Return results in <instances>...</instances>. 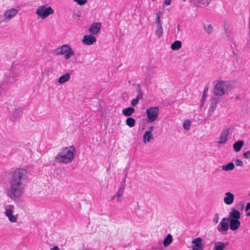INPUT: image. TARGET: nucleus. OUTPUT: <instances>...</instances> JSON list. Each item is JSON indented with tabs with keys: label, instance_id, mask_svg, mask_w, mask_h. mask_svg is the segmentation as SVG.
<instances>
[{
	"label": "nucleus",
	"instance_id": "43",
	"mask_svg": "<svg viewBox=\"0 0 250 250\" xmlns=\"http://www.w3.org/2000/svg\"><path fill=\"white\" fill-rule=\"evenodd\" d=\"M250 209V203H247V205H246V208H245V210H246V211H248V210H249Z\"/></svg>",
	"mask_w": 250,
	"mask_h": 250
},
{
	"label": "nucleus",
	"instance_id": "14",
	"mask_svg": "<svg viewBox=\"0 0 250 250\" xmlns=\"http://www.w3.org/2000/svg\"><path fill=\"white\" fill-rule=\"evenodd\" d=\"M102 24L101 22H97L92 23L89 29V32L94 35L98 34L101 29Z\"/></svg>",
	"mask_w": 250,
	"mask_h": 250
},
{
	"label": "nucleus",
	"instance_id": "33",
	"mask_svg": "<svg viewBox=\"0 0 250 250\" xmlns=\"http://www.w3.org/2000/svg\"><path fill=\"white\" fill-rule=\"evenodd\" d=\"M126 124L130 127H132L135 125V120L132 118H127L125 121Z\"/></svg>",
	"mask_w": 250,
	"mask_h": 250
},
{
	"label": "nucleus",
	"instance_id": "39",
	"mask_svg": "<svg viewBox=\"0 0 250 250\" xmlns=\"http://www.w3.org/2000/svg\"><path fill=\"white\" fill-rule=\"evenodd\" d=\"M244 156L246 158H250V151H247L246 152H245L244 153Z\"/></svg>",
	"mask_w": 250,
	"mask_h": 250
},
{
	"label": "nucleus",
	"instance_id": "21",
	"mask_svg": "<svg viewBox=\"0 0 250 250\" xmlns=\"http://www.w3.org/2000/svg\"><path fill=\"white\" fill-rule=\"evenodd\" d=\"M173 237L171 234H168L163 240V245L165 247H167L172 242Z\"/></svg>",
	"mask_w": 250,
	"mask_h": 250
},
{
	"label": "nucleus",
	"instance_id": "24",
	"mask_svg": "<svg viewBox=\"0 0 250 250\" xmlns=\"http://www.w3.org/2000/svg\"><path fill=\"white\" fill-rule=\"evenodd\" d=\"M135 111V109L132 107L124 108L122 110V113L125 116H131Z\"/></svg>",
	"mask_w": 250,
	"mask_h": 250
},
{
	"label": "nucleus",
	"instance_id": "20",
	"mask_svg": "<svg viewBox=\"0 0 250 250\" xmlns=\"http://www.w3.org/2000/svg\"><path fill=\"white\" fill-rule=\"evenodd\" d=\"M240 212L239 211L236 210L235 209L232 208L231 209L229 217L228 218L229 219H232L239 220L240 218Z\"/></svg>",
	"mask_w": 250,
	"mask_h": 250
},
{
	"label": "nucleus",
	"instance_id": "3",
	"mask_svg": "<svg viewBox=\"0 0 250 250\" xmlns=\"http://www.w3.org/2000/svg\"><path fill=\"white\" fill-rule=\"evenodd\" d=\"M214 93L217 96H223L228 94L231 89L230 83L228 81L217 80L213 82Z\"/></svg>",
	"mask_w": 250,
	"mask_h": 250
},
{
	"label": "nucleus",
	"instance_id": "15",
	"mask_svg": "<svg viewBox=\"0 0 250 250\" xmlns=\"http://www.w3.org/2000/svg\"><path fill=\"white\" fill-rule=\"evenodd\" d=\"M234 200V195L231 192L227 191L225 193L223 197V201L227 205H231Z\"/></svg>",
	"mask_w": 250,
	"mask_h": 250
},
{
	"label": "nucleus",
	"instance_id": "2",
	"mask_svg": "<svg viewBox=\"0 0 250 250\" xmlns=\"http://www.w3.org/2000/svg\"><path fill=\"white\" fill-rule=\"evenodd\" d=\"M76 155V148L74 146H70L62 148L54 158L56 163L60 165H68L74 160Z\"/></svg>",
	"mask_w": 250,
	"mask_h": 250
},
{
	"label": "nucleus",
	"instance_id": "41",
	"mask_svg": "<svg viewBox=\"0 0 250 250\" xmlns=\"http://www.w3.org/2000/svg\"><path fill=\"white\" fill-rule=\"evenodd\" d=\"M154 129V127L153 126H150L148 127V129L146 130V131L147 132L152 133V131Z\"/></svg>",
	"mask_w": 250,
	"mask_h": 250
},
{
	"label": "nucleus",
	"instance_id": "10",
	"mask_svg": "<svg viewBox=\"0 0 250 250\" xmlns=\"http://www.w3.org/2000/svg\"><path fill=\"white\" fill-rule=\"evenodd\" d=\"M18 10L15 8H11L6 10L3 13V21H7L14 18L18 14Z\"/></svg>",
	"mask_w": 250,
	"mask_h": 250
},
{
	"label": "nucleus",
	"instance_id": "12",
	"mask_svg": "<svg viewBox=\"0 0 250 250\" xmlns=\"http://www.w3.org/2000/svg\"><path fill=\"white\" fill-rule=\"evenodd\" d=\"M228 218H223L217 227L218 231L220 232H226L229 229V221Z\"/></svg>",
	"mask_w": 250,
	"mask_h": 250
},
{
	"label": "nucleus",
	"instance_id": "36",
	"mask_svg": "<svg viewBox=\"0 0 250 250\" xmlns=\"http://www.w3.org/2000/svg\"><path fill=\"white\" fill-rule=\"evenodd\" d=\"M219 214H218V213L215 214V215H214V216L213 217V222L215 224H217L218 223V222H219Z\"/></svg>",
	"mask_w": 250,
	"mask_h": 250
},
{
	"label": "nucleus",
	"instance_id": "6",
	"mask_svg": "<svg viewBox=\"0 0 250 250\" xmlns=\"http://www.w3.org/2000/svg\"><path fill=\"white\" fill-rule=\"evenodd\" d=\"M4 214L11 223H17L19 219V214H15V206L12 204L6 205L4 207Z\"/></svg>",
	"mask_w": 250,
	"mask_h": 250
},
{
	"label": "nucleus",
	"instance_id": "46",
	"mask_svg": "<svg viewBox=\"0 0 250 250\" xmlns=\"http://www.w3.org/2000/svg\"><path fill=\"white\" fill-rule=\"evenodd\" d=\"M249 195L250 196V192H249Z\"/></svg>",
	"mask_w": 250,
	"mask_h": 250
},
{
	"label": "nucleus",
	"instance_id": "17",
	"mask_svg": "<svg viewBox=\"0 0 250 250\" xmlns=\"http://www.w3.org/2000/svg\"><path fill=\"white\" fill-rule=\"evenodd\" d=\"M154 139V137L152 133L147 132L145 131L143 135V142L145 145L150 143Z\"/></svg>",
	"mask_w": 250,
	"mask_h": 250
},
{
	"label": "nucleus",
	"instance_id": "35",
	"mask_svg": "<svg viewBox=\"0 0 250 250\" xmlns=\"http://www.w3.org/2000/svg\"><path fill=\"white\" fill-rule=\"evenodd\" d=\"M73 1L80 6L85 5L88 1L87 0H73Z\"/></svg>",
	"mask_w": 250,
	"mask_h": 250
},
{
	"label": "nucleus",
	"instance_id": "32",
	"mask_svg": "<svg viewBox=\"0 0 250 250\" xmlns=\"http://www.w3.org/2000/svg\"><path fill=\"white\" fill-rule=\"evenodd\" d=\"M234 167V165L233 163H229L226 165L222 167V169L225 171H229L232 170Z\"/></svg>",
	"mask_w": 250,
	"mask_h": 250
},
{
	"label": "nucleus",
	"instance_id": "4",
	"mask_svg": "<svg viewBox=\"0 0 250 250\" xmlns=\"http://www.w3.org/2000/svg\"><path fill=\"white\" fill-rule=\"evenodd\" d=\"M21 65L16 64L12 66L8 74L5 77V82L8 84H13L19 80L20 76Z\"/></svg>",
	"mask_w": 250,
	"mask_h": 250
},
{
	"label": "nucleus",
	"instance_id": "25",
	"mask_svg": "<svg viewBox=\"0 0 250 250\" xmlns=\"http://www.w3.org/2000/svg\"><path fill=\"white\" fill-rule=\"evenodd\" d=\"M226 245L223 242H217L215 243L213 250H224Z\"/></svg>",
	"mask_w": 250,
	"mask_h": 250
},
{
	"label": "nucleus",
	"instance_id": "34",
	"mask_svg": "<svg viewBox=\"0 0 250 250\" xmlns=\"http://www.w3.org/2000/svg\"><path fill=\"white\" fill-rule=\"evenodd\" d=\"M162 15V13L161 11H158L156 13V20L155 22L156 25L162 24V22L160 19Z\"/></svg>",
	"mask_w": 250,
	"mask_h": 250
},
{
	"label": "nucleus",
	"instance_id": "19",
	"mask_svg": "<svg viewBox=\"0 0 250 250\" xmlns=\"http://www.w3.org/2000/svg\"><path fill=\"white\" fill-rule=\"evenodd\" d=\"M70 47L69 45L67 44L62 45L57 49V54L59 55H64Z\"/></svg>",
	"mask_w": 250,
	"mask_h": 250
},
{
	"label": "nucleus",
	"instance_id": "8",
	"mask_svg": "<svg viewBox=\"0 0 250 250\" xmlns=\"http://www.w3.org/2000/svg\"><path fill=\"white\" fill-rule=\"evenodd\" d=\"M125 187V178H124L121 182L120 187L118 188L116 194L111 198V200H115L118 203H121L124 199V194Z\"/></svg>",
	"mask_w": 250,
	"mask_h": 250
},
{
	"label": "nucleus",
	"instance_id": "40",
	"mask_svg": "<svg viewBox=\"0 0 250 250\" xmlns=\"http://www.w3.org/2000/svg\"><path fill=\"white\" fill-rule=\"evenodd\" d=\"M172 0H165L164 3L167 6L169 5L171 3Z\"/></svg>",
	"mask_w": 250,
	"mask_h": 250
},
{
	"label": "nucleus",
	"instance_id": "7",
	"mask_svg": "<svg viewBox=\"0 0 250 250\" xmlns=\"http://www.w3.org/2000/svg\"><path fill=\"white\" fill-rule=\"evenodd\" d=\"M160 109L158 106L149 107L146 109L147 121L151 123L156 121L159 116Z\"/></svg>",
	"mask_w": 250,
	"mask_h": 250
},
{
	"label": "nucleus",
	"instance_id": "38",
	"mask_svg": "<svg viewBox=\"0 0 250 250\" xmlns=\"http://www.w3.org/2000/svg\"><path fill=\"white\" fill-rule=\"evenodd\" d=\"M235 165L237 166L242 167L243 165V163L241 160L238 159L235 161Z\"/></svg>",
	"mask_w": 250,
	"mask_h": 250
},
{
	"label": "nucleus",
	"instance_id": "26",
	"mask_svg": "<svg viewBox=\"0 0 250 250\" xmlns=\"http://www.w3.org/2000/svg\"><path fill=\"white\" fill-rule=\"evenodd\" d=\"M164 32L162 24L156 25V28L155 30V34L158 38H161Z\"/></svg>",
	"mask_w": 250,
	"mask_h": 250
},
{
	"label": "nucleus",
	"instance_id": "5",
	"mask_svg": "<svg viewBox=\"0 0 250 250\" xmlns=\"http://www.w3.org/2000/svg\"><path fill=\"white\" fill-rule=\"evenodd\" d=\"M55 11L53 8L47 5H41L36 9L35 13L38 19L44 20L50 15H53Z\"/></svg>",
	"mask_w": 250,
	"mask_h": 250
},
{
	"label": "nucleus",
	"instance_id": "1",
	"mask_svg": "<svg viewBox=\"0 0 250 250\" xmlns=\"http://www.w3.org/2000/svg\"><path fill=\"white\" fill-rule=\"evenodd\" d=\"M27 172L26 169L19 167L12 172L9 187L5 190L7 196L13 200L21 198L25 192L24 181Z\"/></svg>",
	"mask_w": 250,
	"mask_h": 250
},
{
	"label": "nucleus",
	"instance_id": "23",
	"mask_svg": "<svg viewBox=\"0 0 250 250\" xmlns=\"http://www.w3.org/2000/svg\"><path fill=\"white\" fill-rule=\"evenodd\" d=\"M217 103L215 99H213L211 102L209 106L208 107V113L209 114H212L216 109Z\"/></svg>",
	"mask_w": 250,
	"mask_h": 250
},
{
	"label": "nucleus",
	"instance_id": "28",
	"mask_svg": "<svg viewBox=\"0 0 250 250\" xmlns=\"http://www.w3.org/2000/svg\"><path fill=\"white\" fill-rule=\"evenodd\" d=\"M208 87L204 88L203 93V96L201 99V105L203 106L205 104L206 99L208 97Z\"/></svg>",
	"mask_w": 250,
	"mask_h": 250
},
{
	"label": "nucleus",
	"instance_id": "31",
	"mask_svg": "<svg viewBox=\"0 0 250 250\" xmlns=\"http://www.w3.org/2000/svg\"><path fill=\"white\" fill-rule=\"evenodd\" d=\"M204 29L208 34H211L213 30V27L211 24H205L204 25Z\"/></svg>",
	"mask_w": 250,
	"mask_h": 250
},
{
	"label": "nucleus",
	"instance_id": "13",
	"mask_svg": "<svg viewBox=\"0 0 250 250\" xmlns=\"http://www.w3.org/2000/svg\"><path fill=\"white\" fill-rule=\"evenodd\" d=\"M82 42L84 45H92L96 42V38L91 34L85 35L82 40Z\"/></svg>",
	"mask_w": 250,
	"mask_h": 250
},
{
	"label": "nucleus",
	"instance_id": "9",
	"mask_svg": "<svg viewBox=\"0 0 250 250\" xmlns=\"http://www.w3.org/2000/svg\"><path fill=\"white\" fill-rule=\"evenodd\" d=\"M230 132L231 129L229 127H226L224 129L217 139V144L220 145L227 143L230 134Z\"/></svg>",
	"mask_w": 250,
	"mask_h": 250
},
{
	"label": "nucleus",
	"instance_id": "22",
	"mask_svg": "<svg viewBox=\"0 0 250 250\" xmlns=\"http://www.w3.org/2000/svg\"><path fill=\"white\" fill-rule=\"evenodd\" d=\"M244 145V142L242 140L238 141L233 145V148L235 152L239 151Z\"/></svg>",
	"mask_w": 250,
	"mask_h": 250
},
{
	"label": "nucleus",
	"instance_id": "45",
	"mask_svg": "<svg viewBox=\"0 0 250 250\" xmlns=\"http://www.w3.org/2000/svg\"><path fill=\"white\" fill-rule=\"evenodd\" d=\"M183 1H185L186 0H182Z\"/></svg>",
	"mask_w": 250,
	"mask_h": 250
},
{
	"label": "nucleus",
	"instance_id": "27",
	"mask_svg": "<svg viewBox=\"0 0 250 250\" xmlns=\"http://www.w3.org/2000/svg\"><path fill=\"white\" fill-rule=\"evenodd\" d=\"M182 43L180 41H176L171 44V48L173 50H177L181 47Z\"/></svg>",
	"mask_w": 250,
	"mask_h": 250
},
{
	"label": "nucleus",
	"instance_id": "16",
	"mask_svg": "<svg viewBox=\"0 0 250 250\" xmlns=\"http://www.w3.org/2000/svg\"><path fill=\"white\" fill-rule=\"evenodd\" d=\"M229 228L231 230H237L240 226L241 223L238 219H229Z\"/></svg>",
	"mask_w": 250,
	"mask_h": 250
},
{
	"label": "nucleus",
	"instance_id": "37",
	"mask_svg": "<svg viewBox=\"0 0 250 250\" xmlns=\"http://www.w3.org/2000/svg\"><path fill=\"white\" fill-rule=\"evenodd\" d=\"M139 102V98L137 97L131 100V104L133 106H135Z\"/></svg>",
	"mask_w": 250,
	"mask_h": 250
},
{
	"label": "nucleus",
	"instance_id": "30",
	"mask_svg": "<svg viewBox=\"0 0 250 250\" xmlns=\"http://www.w3.org/2000/svg\"><path fill=\"white\" fill-rule=\"evenodd\" d=\"M191 125V121L187 119L184 121L183 124V127L184 130L188 131L190 129Z\"/></svg>",
	"mask_w": 250,
	"mask_h": 250
},
{
	"label": "nucleus",
	"instance_id": "18",
	"mask_svg": "<svg viewBox=\"0 0 250 250\" xmlns=\"http://www.w3.org/2000/svg\"><path fill=\"white\" fill-rule=\"evenodd\" d=\"M71 76L69 73H65L61 75L58 80V82L60 84H62L68 82L70 80Z\"/></svg>",
	"mask_w": 250,
	"mask_h": 250
},
{
	"label": "nucleus",
	"instance_id": "44",
	"mask_svg": "<svg viewBox=\"0 0 250 250\" xmlns=\"http://www.w3.org/2000/svg\"><path fill=\"white\" fill-rule=\"evenodd\" d=\"M247 215L250 216V211L247 213Z\"/></svg>",
	"mask_w": 250,
	"mask_h": 250
},
{
	"label": "nucleus",
	"instance_id": "11",
	"mask_svg": "<svg viewBox=\"0 0 250 250\" xmlns=\"http://www.w3.org/2000/svg\"><path fill=\"white\" fill-rule=\"evenodd\" d=\"M202 239L200 237H197L191 241L192 250H204L205 245L202 242Z\"/></svg>",
	"mask_w": 250,
	"mask_h": 250
},
{
	"label": "nucleus",
	"instance_id": "42",
	"mask_svg": "<svg viewBox=\"0 0 250 250\" xmlns=\"http://www.w3.org/2000/svg\"><path fill=\"white\" fill-rule=\"evenodd\" d=\"M50 250H60V248L58 247V246H55L53 247L52 248H51Z\"/></svg>",
	"mask_w": 250,
	"mask_h": 250
},
{
	"label": "nucleus",
	"instance_id": "29",
	"mask_svg": "<svg viewBox=\"0 0 250 250\" xmlns=\"http://www.w3.org/2000/svg\"><path fill=\"white\" fill-rule=\"evenodd\" d=\"M74 51L71 47L68 50L66 53L64 55V59L66 60H69L72 56L74 55Z\"/></svg>",
	"mask_w": 250,
	"mask_h": 250
}]
</instances>
